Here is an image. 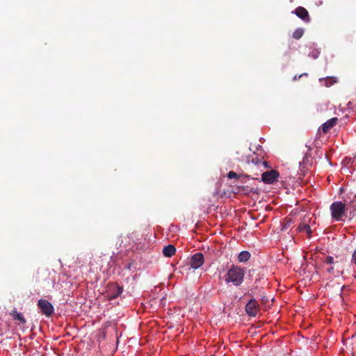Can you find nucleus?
<instances>
[{"mask_svg":"<svg viewBox=\"0 0 356 356\" xmlns=\"http://www.w3.org/2000/svg\"><path fill=\"white\" fill-rule=\"evenodd\" d=\"M352 262L356 265V249L353 252V254L352 255Z\"/></svg>","mask_w":356,"mask_h":356,"instance_id":"21","label":"nucleus"},{"mask_svg":"<svg viewBox=\"0 0 356 356\" xmlns=\"http://www.w3.org/2000/svg\"><path fill=\"white\" fill-rule=\"evenodd\" d=\"M268 300V298H266L265 296L262 297L261 298V301L265 303L266 301Z\"/></svg>","mask_w":356,"mask_h":356,"instance_id":"23","label":"nucleus"},{"mask_svg":"<svg viewBox=\"0 0 356 356\" xmlns=\"http://www.w3.org/2000/svg\"><path fill=\"white\" fill-rule=\"evenodd\" d=\"M350 207V216L354 217L356 216V203L355 201H351L349 204Z\"/></svg>","mask_w":356,"mask_h":356,"instance_id":"17","label":"nucleus"},{"mask_svg":"<svg viewBox=\"0 0 356 356\" xmlns=\"http://www.w3.org/2000/svg\"><path fill=\"white\" fill-rule=\"evenodd\" d=\"M290 222H291V220H287V222L285 224L284 228H286L287 227L289 226Z\"/></svg>","mask_w":356,"mask_h":356,"instance_id":"24","label":"nucleus"},{"mask_svg":"<svg viewBox=\"0 0 356 356\" xmlns=\"http://www.w3.org/2000/svg\"><path fill=\"white\" fill-rule=\"evenodd\" d=\"M334 262V258L331 256H328L326 257L325 260V263L327 264H332Z\"/></svg>","mask_w":356,"mask_h":356,"instance_id":"20","label":"nucleus"},{"mask_svg":"<svg viewBox=\"0 0 356 356\" xmlns=\"http://www.w3.org/2000/svg\"><path fill=\"white\" fill-rule=\"evenodd\" d=\"M332 270H333V267H330V268H329L327 269V272H328V273H331V272L332 271Z\"/></svg>","mask_w":356,"mask_h":356,"instance_id":"26","label":"nucleus"},{"mask_svg":"<svg viewBox=\"0 0 356 356\" xmlns=\"http://www.w3.org/2000/svg\"><path fill=\"white\" fill-rule=\"evenodd\" d=\"M123 291V287L116 284H111L107 291V298L108 300H114L118 298Z\"/></svg>","mask_w":356,"mask_h":356,"instance_id":"5","label":"nucleus"},{"mask_svg":"<svg viewBox=\"0 0 356 356\" xmlns=\"http://www.w3.org/2000/svg\"><path fill=\"white\" fill-rule=\"evenodd\" d=\"M346 204L342 202H334L330 206L331 215L332 218L339 221L342 220V217L346 212Z\"/></svg>","mask_w":356,"mask_h":356,"instance_id":"2","label":"nucleus"},{"mask_svg":"<svg viewBox=\"0 0 356 356\" xmlns=\"http://www.w3.org/2000/svg\"><path fill=\"white\" fill-rule=\"evenodd\" d=\"M12 315L15 320H18L21 323L25 324L26 323V319L23 316V315L21 313H18L16 311H14L12 313Z\"/></svg>","mask_w":356,"mask_h":356,"instance_id":"15","label":"nucleus"},{"mask_svg":"<svg viewBox=\"0 0 356 356\" xmlns=\"http://www.w3.org/2000/svg\"><path fill=\"white\" fill-rule=\"evenodd\" d=\"M304 32L305 30L302 28H298L293 33V38L296 40H299L302 37Z\"/></svg>","mask_w":356,"mask_h":356,"instance_id":"16","label":"nucleus"},{"mask_svg":"<svg viewBox=\"0 0 356 356\" xmlns=\"http://www.w3.org/2000/svg\"><path fill=\"white\" fill-rule=\"evenodd\" d=\"M303 76H307V73H303V74H300L298 76L297 75H296L294 77H293V80H296L297 79H300V77Z\"/></svg>","mask_w":356,"mask_h":356,"instance_id":"22","label":"nucleus"},{"mask_svg":"<svg viewBox=\"0 0 356 356\" xmlns=\"http://www.w3.org/2000/svg\"><path fill=\"white\" fill-rule=\"evenodd\" d=\"M245 276L244 269L235 265H232L225 276L227 283H232L234 286H240L243 282Z\"/></svg>","mask_w":356,"mask_h":356,"instance_id":"1","label":"nucleus"},{"mask_svg":"<svg viewBox=\"0 0 356 356\" xmlns=\"http://www.w3.org/2000/svg\"><path fill=\"white\" fill-rule=\"evenodd\" d=\"M292 13L296 14L299 18H300L306 23H308L311 21L309 13L304 7L298 6L293 11H292Z\"/></svg>","mask_w":356,"mask_h":356,"instance_id":"8","label":"nucleus"},{"mask_svg":"<svg viewBox=\"0 0 356 356\" xmlns=\"http://www.w3.org/2000/svg\"><path fill=\"white\" fill-rule=\"evenodd\" d=\"M251 162L254 165L261 164L264 168H270V166L268 165V163L266 161H263L262 158L259 159L258 156L255 158H252Z\"/></svg>","mask_w":356,"mask_h":356,"instance_id":"13","label":"nucleus"},{"mask_svg":"<svg viewBox=\"0 0 356 356\" xmlns=\"http://www.w3.org/2000/svg\"><path fill=\"white\" fill-rule=\"evenodd\" d=\"M38 306L41 312L47 316H50L54 311L52 304L47 300L40 299L38 302Z\"/></svg>","mask_w":356,"mask_h":356,"instance_id":"3","label":"nucleus"},{"mask_svg":"<svg viewBox=\"0 0 356 356\" xmlns=\"http://www.w3.org/2000/svg\"><path fill=\"white\" fill-rule=\"evenodd\" d=\"M259 305L257 301L252 298L245 305V312L250 316H255L259 312Z\"/></svg>","mask_w":356,"mask_h":356,"instance_id":"6","label":"nucleus"},{"mask_svg":"<svg viewBox=\"0 0 356 356\" xmlns=\"http://www.w3.org/2000/svg\"><path fill=\"white\" fill-rule=\"evenodd\" d=\"M241 175H238L236 172L234 171H229L227 174V177L229 179H238L241 177Z\"/></svg>","mask_w":356,"mask_h":356,"instance_id":"19","label":"nucleus"},{"mask_svg":"<svg viewBox=\"0 0 356 356\" xmlns=\"http://www.w3.org/2000/svg\"><path fill=\"white\" fill-rule=\"evenodd\" d=\"M251 257L250 253L248 251H242L238 256V261L239 262L248 261Z\"/></svg>","mask_w":356,"mask_h":356,"instance_id":"14","label":"nucleus"},{"mask_svg":"<svg viewBox=\"0 0 356 356\" xmlns=\"http://www.w3.org/2000/svg\"><path fill=\"white\" fill-rule=\"evenodd\" d=\"M353 201H355V202L356 203V195H355V197H354V198H353Z\"/></svg>","mask_w":356,"mask_h":356,"instance_id":"27","label":"nucleus"},{"mask_svg":"<svg viewBox=\"0 0 356 356\" xmlns=\"http://www.w3.org/2000/svg\"><path fill=\"white\" fill-rule=\"evenodd\" d=\"M335 82H337V81L334 79L333 77H328L325 79V85L327 87L332 86Z\"/></svg>","mask_w":356,"mask_h":356,"instance_id":"18","label":"nucleus"},{"mask_svg":"<svg viewBox=\"0 0 356 356\" xmlns=\"http://www.w3.org/2000/svg\"><path fill=\"white\" fill-rule=\"evenodd\" d=\"M204 261V255L200 252H197L191 257L190 265L192 268L197 269L202 266Z\"/></svg>","mask_w":356,"mask_h":356,"instance_id":"7","label":"nucleus"},{"mask_svg":"<svg viewBox=\"0 0 356 356\" xmlns=\"http://www.w3.org/2000/svg\"><path fill=\"white\" fill-rule=\"evenodd\" d=\"M312 56L314 58H316L318 57V54H317V53H316V54L315 53V54H312Z\"/></svg>","mask_w":356,"mask_h":356,"instance_id":"25","label":"nucleus"},{"mask_svg":"<svg viewBox=\"0 0 356 356\" xmlns=\"http://www.w3.org/2000/svg\"><path fill=\"white\" fill-rule=\"evenodd\" d=\"M312 163V162L311 159V154L309 152H307L305 154L302 161L300 163V170L302 172V174L305 173V169L306 168V167L308 165H311Z\"/></svg>","mask_w":356,"mask_h":356,"instance_id":"10","label":"nucleus"},{"mask_svg":"<svg viewBox=\"0 0 356 356\" xmlns=\"http://www.w3.org/2000/svg\"><path fill=\"white\" fill-rule=\"evenodd\" d=\"M176 248L173 245H168L163 249V254L167 257H171L175 254Z\"/></svg>","mask_w":356,"mask_h":356,"instance_id":"11","label":"nucleus"},{"mask_svg":"<svg viewBox=\"0 0 356 356\" xmlns=\"http://www.w3.org/2000/svg\"><path fill=\"white\" fill-rule=\"evenodd\" d=\"M306 146L308 147V151H310L311 150V147L309 146H308L307 145H306Z\"/></svg>","mask_w":356,"mask_h":356,"instance_id":"28","label":"nucleus"},{"mask_svg":"<svg viewBox=\"0 0 356 356\" xmlns=\"http://www.w3.org/2000/svg\"><path fill=\"white\" fill-rule=\"evenodd\" d=\"M298 232H305L307 234L309 238L312 237V229L307 223L300 222L297 228Z\"/></svg>","mask_w":356,"mask_h":356,"instance_id":"12","label":"nucleus"},{"mask_svg":"<svg viewBox=\"0 0 356 356\" xmlns=\"http://www.w3.org/2000/svg\"><path fill=\"white\" fill-rule=\"evenodd\" d=\"M338 122L337 118H332L323 123L321 126V129L323 133L328 132Z\"/></svg>","mask_w":356,"mask_h":356,"instance_id":"9","label":"nucleus"},{"mask_svg":"<svg viewBox=\"0 0 356 356\" xmlns=\"http://www.w3.org/2000/svg\"><path fill=\"white\" fill-rule=\"evenodd\" d=\"M280 173L278 171L271 170L264 172L261 175L262 181L268 184H273L279 177Z\"/></svg>","mask_w":356,"mask_h":356,"instance_id":"4","label":"nucleus"}]
</instances>
